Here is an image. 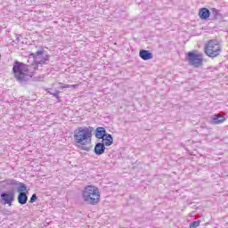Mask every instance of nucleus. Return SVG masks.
Masks as SVG:
<instances>
[{
    "mask_svg": "<svg viewBox=\"0 0 228 228\" xmlns=\"http://www.w3.org/2000/svg\"><path fill=\"white\" fill-rule=\"evenodd\" d=\"M61 88H70V85H65V86H61Z\"/></svg>",
    "mask_w": 228,
    "mask_h": 228,
    "instance_id": "obj_19",
    "label": "nucleus"
},
{
    "mask_svg": "<svg viewBox=\"0 0 228 228\" xmlns=\"http://www.w3.org/2000/svg\"><path fill=\"white\" fill-rule=\"evenodd\" d=\"M103 145L106 147H110V145H113V137L110 134H105L104 137L102 138Z\"/></svg>",
    "mask_w": 228,
    "mask_h": 228,
    "instance_id": "obj_11",
    "label": "nucleus"
},
{
    "mask_svg": "<svg viewBox=\"0 0 228 228\" xmlns=\"http://www.w3.org/2000/svg\"><path fill=\"white\" fill-rule=\"evenodd\" d=\"M88 204H91L92 206H95L99 204V200H89Z\"/></svg>",
    "mask_w": 228,
    "mask_h": 228,
    "instance_id": "obj_16",
    "label": "nucleus"
},
{
    "mask_svg": "<svg viewBox=\"0 0 228 228\" xmlns=\"http://www.w3.org/2000/svg\"><path fill=\"white\" fill-rule=\"evenodd\" d=\"M210 15L211 12L206 7L200 8L199 11V17L201 20H208Z\"/></svg>",
    "mask_w": 228,
    "mask_h": 228,
    "instance_id": "obj_7",
    "label": "nucleus"
},
{
    "mask_svg": "<svg viewBox=\"0 0 228 228\" xmlns=\"http://www.w3.org/2000/svg\"><path fill=\"white\" fill-rule=\"evenodd\" d=\"M223 122H225V117H223L221 115H215L212 118V124H223Z\"/></svg>",
    "mask_w": 228,
    "mask_h": 228,
    "instance_id": "obj_12",
    "label": "nucleus"
},
{
    "mask_svg": "<svg viewBox=\"0 0 228 228\" xmlns=\"http://www.w3.org/2000/svg\"><path fill=\"white\" fill-rule=\"evenodd\" d=\"M0 60H1V54H0Z\"/></svg>",
    "mask_w": 228,
    "mask_h": 228,
    "instance_id": "obj_24",
    "label": "nucleus"
},
{
    "mask_svg": "<svg viewBox=\"0 0 228 228\" xmlns=\"http://www.w3.org/2000/svg\"><path fill=\"white\" fill-rule=\"evenodd\" d=\"M46 61H49V56L46 57Z\"/></svg>",
    "mask_w": 228,
    "mask_h": 228,
    "instance_id": "obj_22",
    "label": "nucleus"
},
{
    "mask_svg": "<svg viewBox=\"0 0 228 228\" xmlns=\"http://www.w3.org/2000/svg\"><path fill=\"white\" fill-rule=\"evenodd\" d=\"M204 53L208 58H218L222 54V44L216 39L208 40L205 44Z\"/></svg>",
    "mask_w": 228,
    "mask_h": 228,
    "instance_id": "obj_2",
    "label": "nucleus"
},
{
    "mask_svg": "<svg viewBox=\"0 0 228 228\" xmlns=\"http://www.w3.org/2000/svg\"><path fill=\"white\" fill-rule=\"evenodd\" d=\"M187 61L192 67H202L204 63V55L197 50L187 53Z\"/></svg>",
    "mask_w": 228,
    "mask_h": 228,
    "instance_id": "obj_4",
    "label": "nucleus"
},
{
    "mask_svg": "<svg viewBox=\"0 0 228 228\" xmlns=\"http://www.w3.org/2000/svg\"><path fill=\"white\" fill-rule=\"evenodd\" d=\"M6 204L9 207L12 206V200H0V211L1 209H4V206H6Z\"/></svg>",
    "mask_w": 228,
    "mask_h": 228,
    "instance_id": "obj_14",
    "label": "nucleus"
},
{
    "mask_svg": "<svg viewBox=\"0 0 228 228\" xmlns=\"http://www.w3.org/2000/svg\"><path fill=\"white\" fill-rule=\"evenodd\" d=\"M82 195L86 200H99V199H101L99 188L94 185L86 186L82 191Z\"/></svg>",
    "mask_w": 228,
    "mask_h": 228,
    "instance_id": "obj_3",
    "label": "nucleus"
},
{
    "mask_svg": "<svg viewBox=\"0 0 228 228\" xmlns=\"http://www.w3.org/2000/svg\"><path fill=\"white\" fill-rule=\"evenodd\" d=\"M94 136V127L92 126H80L74 131L73 138L75 147L82 151H88L92 145V137Z\"/></svg>",
    "mask_w": 228,
    "mask_h": 228,
    "instance_id": "obj_1",
    "label": "nucleus"
},
{
    "mask_svg": "<svg viewBox=\"0 0 228 228\" xmlns=\"http://www.w3.org/2000/svg\"><path fill=\"white\" fill-rule=\"evenodd\" d=\"M1 197L4 199V200H13L15 195L13 192H7V193H3Z\"/></svg>",
    "mask_w": 228,
    "mask_h": 228,
    "instance_id": "obj_13",
    "label": "nucleus"
},
{
    "mask_svg": "<svg viewBox=\"0 0 228 228\" xmlns=\"http://www.w3.org/2000/svg\"><path fill=\"white\" fill-rule=\"evenodd\" d=\"M70 88H77V85H71Z\"/></svg>",
    "mask_w": 228,
    "mask_h": 228,
    "instance_id": "obj_20",
    "label": "nucleus"
},
{
    "mask_svg": "<svg viewBox=\"0 0 228 228\" xmlns=\"http://www.w3.org/2000/svg\"><path fill=\"white\" fill-rule=\"evenodd\" d=\"M26 202H28V201L27 200H19V203L21 204V205L26 204Z\"/></svg>",
    "mask_w": 228,
    "mask_h": 228,
    "instance_id": "obj_18",
    "label": "nucleus"
},
{
    "mask_svg": "<svg viewBox=\"0 0 228 228\" xmlns=\"http://www.w3.org/2000/svg\"><path fill=\"white\" fill-rule=\"evenodd\" d=\"M104 151H106V147L104 146V143L98 142L94 146V152L97 154V156H101V154H104Z\"/></svg>",
    "mask_w": 228,
    "mask_h": 228,
    "instance_id": "obj_10",
    "label": "nucleus"
},
{
    "mask_svg": "<svg viewBox=\"0 0 228 228\" xmlns=\"http://www.w3.org/2000/svg\"><path fill=\"white\" fill-rule=\"evenodd\" d=\"M139 56L142 60H144L145 61L147 60H152V58H154L152 53H151L149 50H140Z\"/></svg>",
    "mask_w": 228,
    "mask_h": 228,
    "instance_id": "obj_8",
    "label": "nucleus"
},
{
    "mask_svg": "<svg viewBox=\"0 0 228 228\" xmlns=\"http://www.w3.org/2000/svg\"><path fill=\"white\" fill-rule=\"evenodd\" d=\"M33 202H35V200H30V203H33Z\"/></svg>",
    "mask_w": 228,
    "mask_h": 228,
    "instance_id": "obj_23",
    "label": "nucleus"
},
{
    "mask_svg": "<svg viewBox=\"0 0 228 228\" xmlns=\"http://www.w3.org/2000/svg\"><path fill=\"white\" fill-rule=\"evenodd\" d=\"M30 200H37V194H33Z\"/></svg>",
    "mask_w": 228,
    "mask_h": 228,
    "instance_id": "obj_17",
    "label": "nucleus"
},
{
    "mask_svg": "<svg viewBox=\"0 0 228 228\" xmlns=\"http://www.w3.org/2000/svg\"><path fill=\"white\" fill-rule=\"evenodd\" d=\"M200 225V221H194L190 224V228H197Z\"/></svg>",
    "mask_w": 228,
    "mask_h": 228,
    "instance_id": "obj_15",
    "label": "nucleus"
},
{
    "mask_svg": "<svg viewBox=\"0 0 228 228\" xmlns=\"http://www.w3.org/2000/svg\"><path fill=\"white\" fill-rule=\"evenodd\" d=\"M53 97H58V94H53Z\"/></svg>",
    "mask_w": 228,
    "mask_h": 228,
    "instance_id": "obj_21",
    "label": "nucleus"
},
{
    "mask_svg": "<svg viewBox=\"0 0 228 228\" xmlns=\"http://www.w3.org/2000/svg\"><path fill=\"white\" fill-rule=\"evenodd\" d=\"M29 69H28V65L19 61L14 62L12 72L14 74V77H16V79L19 81L24 79Z\"/></svg>",
    "mask_w": 228,
    "mask_h": 228,
    "instance_id": "obj_5",
    "label": "nucleus"
},
{
    "mask_svg": "<svg viewBox=\"0 0 228 228\" xmlns=\"http://www.w3.org/2000/svg\"><path fill=\"white\" fill-rule=\"evenodd\" d=\"M26 191V185L24 183H20L19 187H18V200H28V195L25 194Z\"/></svg>",
    "mask_w": 228,
    "mask_h": 228,
    "instance_id": "obj_6",
    "label": "nucleus"
},
{
    "mask_svg": "<svg viewBox=\"0 0 228 228\" xmlns=\"http://www.w3.org/2000/svg\"><path fill=\"white\" fill-rule=\"evenodd\" d=\"M106 134V129L104 127L99 126L96 128L95 138H98V140H102Z\"/></svg>",
    "mask_w": 228,
    "mask_h": 228,
    "instance_id": "obj_9",
    "label": "nucleus"
}]
</instances>
